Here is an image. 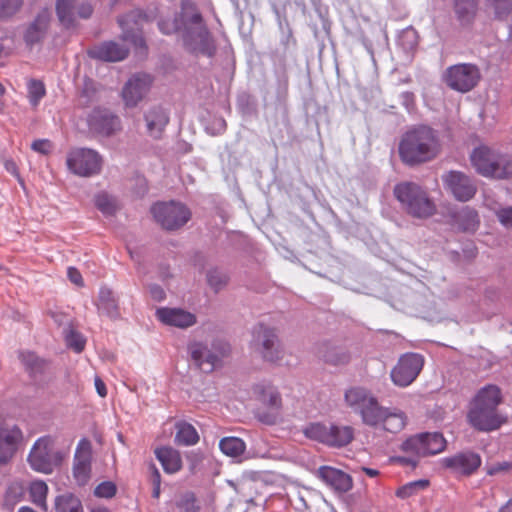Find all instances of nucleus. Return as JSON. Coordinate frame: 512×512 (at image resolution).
<instances>
[{
	"mask_svg": "<svg viewBox=\"0 0 512 512\" xmlns=\"http://www.w3.org/2000/svg\"><path fill=\"white\" fill-rule=\"evenodd\" d=\"M502 393L498 386L489 384L480 388L471 399L467 413L468 422L480 431L499 428L505 418L498 413Z\"/></svg>",
	"mask_w": 512,
	"mask_h": 512,
	"instance_id": "nucleus-1",
	"label": "nucleus"
},
{
	"mask_svg": "<svg viewBox=\"0 0 512 512\" xmlns=\"http://www.w3.org/2000/svg\"><path fill=\"white\" fill-rule=\"evenodd\" d=\"M440 151L441 143L436 132L427 126L407 131L399 144L400 158L409 165L431 161Z\"/></svg>",
	"mask_w": 512,
	"mask_h": 512,
	"instance_id": "nucleus-2",
	"label": "nucleus"
},
{
	"mask_svg": "<svg viewBox=\"0 0 512 512\" xmlns=\"http://www.w3.org/2000/svg\"><path fill=\"white\" fill-rule=\"evenodd\" d=\"M68 456L69 448L57 449L55 437L45 435L34 442L27 461L32 470L42 474H52L62 466Z\"/></svg>",
	"mask_w": 512,
	"mask_h": 512,
	"instance_id": "nucleus-3",
	"label": "nucleus"
},
{
	"mask_svg": "<svg viewBox=\"0 0 512 512\" xmlns=\"http://www.w3.org/2000/svg\"><path fill=\"white\" fill-rule=\"evenodd\" d=\"M394 195L402 208L416 218H427L434 214L435 205L427 193L417 184L403 182L394 187Z\"/></svg>",
	"mask_w": 512,
	"mask_h": 512,
	"instance_id": "nucleus-4",
	"label": "nucleus"
},
{
	"mask_svg": "<svg viewBox=\"0 0 512 512\" xmlns=\"http://www.w3.org/2000/svg\"><path fill=\"white\" fill-rule=\"evenodd\" d=\"M471 162L477 172L483 176L499 179L512 176V159L497 155L486 146H479L473 150Z\"/></svg>",
	"mask_w": 512,
	"mask_h": 512,
	"instance_id": "nucleus-5",
	"label": "nucleus"
},
{
	"mask_svg": "<svg viewBox=\"0 0 512 512\" xmlns=\"http://www.w3.org/2000/svg\"><path fill=\"white\" fill-rule=\"evenodd\" d=\"M252 396L258 403L257 418L266 424H274L281 418L282 399L278 390L268 382L252 387Z\"/></svg>",
	"mask_w": 512,
	"mask_h": 512,
	"instance_id": "nucleus-6",
	"label": "nucleus"
},
{
	"mask_svg": "<svg viewBox=\"0 0 512 512\" xmlns=\"http://www.w3.org/2000/svg\"><path fill=\"white\" fill-rule=\"evenodd\" d=\"M251 349L264 361L278 364L284 358V349L274 330L259 325L253 329Z\"/></svg>",
	"mask_w": 512,
	"mask_h": 512,
	"instance_id": "nucleus-7",
	"label": "nucleus"
},
{
	"mask_svg": "<svg viewBox=\"0 0 512 512\" xmlns=\"http://www.w3.org/2000/svg\"><path fill=\"white\" fill-rule=\"evenodd\" d=\"M227 344H216L209 348L202 342L193 341L188 345V353L195 365L204 372H212L221 366L222 360L229 354Z\"/></svg>",
	"mask_w": 512,
	"mask_h": 512,
	"instance_id": "nucleus-8",
	"label": "nucleus"
},
{
	"mask_svg": "<svg viewBox=\"0 0 512 512\" xmlns=\"http://www.w3.org/2000/svg\"><path fill=\"white\" fill-rule=\"evenodd\" d=\"M151 213L155 221L166 230L182 227L191 217V213L185 205L174 201L154 204Z\"/></svg>",
	"mask_w": 512,
	"mask_h": 512,
	"instance_id": "nucleus-9",
	"label": "nucleus"
},
{
	"mask_svg": "<svg viewBox=\"0 0 512 512\" xmlns=\"http://www.w3.org/2000/svg\"><path fill=\"white\" fill-rule=\"evenodd\" d=\"M66 165L73 174L90 177L100 172L102 158L95 150L75 148L67 154Z\"/></svg>",
	"mask_w": 512,
	"mask_h": 512,
	"instance_id": "nucleus-10",
	"label": "nucleus"
},
{
	"mask_svg": "<svg viewBox=\"0 0 512 512\" xmlns=\"http://www.w3.org/2000/svg\"><path fill=\"white\" fill-rule=\"evenodd\" d=\"M447 441L441 433H421L404 441L401 449L416 456L436 455L443 452Z\"/></svg>",
	"mask_w": 512,
	"mask_h": 512,
	"instance_id": "nucleus-11",
	"label": "nucleus"
},
{
	"mask_svg": "<svg viewBox=\"0 0 512 512\" xmlns=\"http://www.w3.org/2000/svg\"><path fill=\"white\" fill-rule=\"evenodd\" d=\"M480 80V71L476 65L462 63L447 68L444 81L451 89L466 93L472 90Z\"/></svg>",
	"mask_w": 512,
	"mask_h": 512,
	"instance_id": "nucleus-12",
	"label": "nucleus"
},
{
	"mask_svg": "<svg viewBox=\"0 0 512 512\" xmlns=\"http://www.w3.org/2000/svg\"><path fill=\"white\" fill-rule=\"evenodd\" d=\"M424 360L417 353H406L402 355L397 364L391 370L392 382L399 387L409 386L419 375L423 368Z\"/></svg>",
	"mask_w": 512,
	"mask_h": 512,
	"instance_id": "nucleus-13",
	"label": "nucleus"
},
{
	"mask_svg": "<svg viewBox=\"0 0 512 512\" xmlns=\"http://www.w3.org/2000/svg\"><path fill=\"white\" fill-rule=\"evenodd\" d=\"M441 465L456 476H469L481 465V457L474 452H462L444 457Z\"/></svg>",
	"mask_w": 512,
	"mask_h": 512,
	"instance_id": "nucleus-14",
	"label": "nucleus"
},
{
	"mask_svg": "<svg viewBox=\"0 0 512 512\" xmlns=\"http://www.w3.org/2000/svg\"><path fill=\"white\" fill-rule=\"evenodd\" d=\"M92 446L88 439H81L76 447L73 462V477L80 485L88 482L91 476Z\"/></svg>",
	"mask_w": 512,
	"mask_h": 512,
	"instance_id": "nucleus-15",
	"label": "nucleus"
},
{
	"mask_svg": "<svg viewBox=\"0 0 512 512\" xmlns=\"http://www.w3.org/2000/svg\"><path fill=\"white\" fill-rule=\"evenodd\" d=\"M152 80L150 76L142 74L130 78L122 90V99L126 107H135L148 94Z\"/></svg>",
	"mask_w": 512,
	"mask_h": 512,
	"instance_id": "nucleus-16",
	"label": "nucleus"
},
{
	"mask_svg": "<svg viewBox=\"0 0 512 512\" xmlns=\"http://www.w3.org/2000/svg\"><path fill=\"white\" fill-rule=\"evenodd\" d=\"M444 187L460 201L471 199L476 191L470 179L461 172L449 171L442 176Z\"/></svg>",
	"mask_w": 512,
	"mask_h": 512,
	"instance_id": "nucleus-17",
	"label": "nucleus"
},
{
	"mask_svg": "<svg viewBox=\"0 0 512 512\" xmlns=\"http://www.w3.org/2000/svg\"><path fill=\"white\" fill-rule=\"evenodd\" d=\"M22 440V432L17 426L0 424V464L8 462L15 454Z\"/></svg>",
	"mask_w": 512,
	"mask_h": 512,
	"instance_id": "nucleus-18",
	"label": "nucleus"
},
{
	"mask_svg": "<svg viewBox=\"0 0 512 512\" xmlns=\"http://www.w3.org/2000/svg\"><path fill=\"white\" fill-rule=\"evenodd\" d=\"M317 474L336 493L348 492L353 486V480L349 474L331 466L320 467Z\"/></svg>",
	"mask_w": 512,
	"mask_h": 512,
	"instance_id": "nucleus-19",
	"label": "nucleus"
},
{
	"mask_svg": "<svg viewBox=\"0 0 512 512\" xmlns=\"http://www.w3.org/2000/svg\"><path fill=\"white\" fill-rule=\"evenodd\" d=\"M156 317L165 325L178 328H187L196 323L194 314L180 309L163 307L156 310Z\"/></svg>",
	"mask_w": 512,
	"mask_h": 512,
	"instance_id": "nucleus-20",
	"label": "nucleus"
},
{
	"mask_svg": "<svg viewBox=\"0 0 512 512\" xmlns=\"http://www.w3.org/2000/svg\"><path fill=\"white\" fill-rule=\"evenodd\" d=\"M155 456L161 463L163 470L168 474L177 473L182 468L181 455L172 447L163 446L157 448Z\"/></svg>",
	"mask_w": 512,
	"mask_h": 512,
	"instance_id": "nucleus-21",
	"label": "nucleus"
},
{
	"mask_svg": "<svg viewBox=\"0 0 512 512\" xmlns=\"http://www.w3.org/2000/svg\"><path fill=\"white\" fill-rule=\"evenodd\" d=\"M386 409L387 407L381 406L375 396H372L366 405L360 409L359 414L364 424L372 427H378L384 413H387Z\"/></svg>",
	"mask_w": 512,
	"mask_h": 512,
	"instance_id": "nucleus-22",
	"label": "nucleus"
},
{
	"mask_svg": "<svg viewBox=\"0 0 512 512\" xmlns=\"http://www.w3.org/2000/svg\"><path fill=\"white\" fill-rule=\"evenodd\" d=\"M387 413H384L381 423L378 427L390 433H398L404 429L407 423V417L405 413L399 409H386Z\"/></svg>",
	"mask_w": 512,
	"mask_h": 512,
	"instance_id": "nucleus-23",
	"label": "nucleus"
},
{
	"mask_svg": "<svg viewBox=\"0 0 512 512\" xmlns=\"http://www.w3.org/2000/svg\"><path fill=\"white\" fill-rule=\"evenodd\" d=\"M93 57L109 62L123 60L127 56V49L114 42L104 43L92 51Z\"/></svg>",
	"mask_w": 512,
	"mask_h": 512,
	"instance_id": "nucleus-24",
	"label": "nucleus"
},
{
	"mask_svg": "<svg viewBox=\"0 0 512 512\" xmlns=\"http://www.w3.org/2000/svg\"><path fill=\"white\" fill-rule=\"evenodd\" d=\"M145 120L149 135L158 138L168 123V116L162 109L155 108L147 112Z\"/></svg>",
	"mask_w": 512,
	"mask_h": 512,
	"instance_id": "nucleus-25",
	"label": "nucleus"
},
{
	"mask_svg": "<svg viewBox=\"0 0 512 512\" xmlns=\"http://www.w3.org/2000/svg\"><path fill=\"white\" fill-rule=\"evenodd\" d=\"M373 395L362 387H351L344 393V401L348 407L360 412Z\"/></svg>",
	"mask_w": 512,
	"mask_h": 512,
	"instance_id": "nucleus-26",
	"label": "nucleus"
},
{
	"mask_svg": "<svg viewBox=\"0 0 512 512\" xmlns=\"http://www.w3.org/2000/svg\"><path fill=\"white\" fill-rule=\"evenodd\" d=\"M328 445L342 447L348 445L354 437L353 428L350 426H329Z\"/></svg>",
	"mask_w": 512,
	"mask_h": 512,
	"instance_id": "nucleus-27",
	"label": "nucleus"
},
{
	"mask_svg": "<svg viewBox=\"0 0 512 512\" xmlns=\"http://www.w3.org/2000/svg\"><path fill=\"white\" fill-rule=\"evenodd\" d=\"M199 509L192 493H185L166 504V512H199Z\"/></svg>",
	"mask_w": 512,
	"mask_h": 512,
	"instance_id": "nucleus-28",
	"label": "nucleus"
},
{
	"mask_svg": "<svg viewBox=\"0 0 512 512\" xmlns=\"http://www.w3.org/2000/svg\"><path fill=\"white\" fill-rule=\"evenodd\" d=\"M48 491V485L43 480L32 481L28 487L31 502L40 507L41 509H43L44 511L48 510Z\"/></svg>",
	"mask_w": 512,
	"mask_h": 512,
	"instance_id": "nucleus-29",
	"label": "nucleus"
},
{
	"mask_svg": "<svg viewBox=\"0 0 512 512\" xmlns=\"http://www.w3.org/2000/svg\"><path fill=\"white\" fill-rule=\"evenodd\" d=\"M219 448L226 456L238 459L245 452L246 445L241 438L229 436L220 440Z\"/></svg>",
	"mask_w": 512,
	"mask_h": 512,
	"instance_id": "nucleus-30",
	"label": "nucleus"
},
{
	"mask_svg": "<svg viewBox=\"0 0 512 512\" xmlns=\"http://www.w3.org/2000/svg\"><path fill=\"white\" fill-rule=\"evenodd\" d=\"M199 435L196 429L189 423L176 425L175 443L183 446H191L198 442Z\"/></svg>",
	"mask_w": 512,
	"mask_h": 512,
	"instance_id": "nucleus-31",
	"label": "nucleus"
},
{
	"mask_svg": "<svg viewBox=\"0 0 512 512\" xmlns=\"http://www.w3.org/2000/svg\"><path fill=\"white\" fill-rule=\"evenodd\" d=\"M455 14L462 24L469 23L476 14L477 0H455Z\"/></svg>",
	"mask_w": 512,
	"mask_h": 512,
	"instance_id": "nucleus-32",
	"label": "nucleus"
},
{
	"mask_svg": "<svg viewBox=\"0 0 512 512\" xmlns=\"http://www.w3.org/2000/svg\"><path fill=\"white\" fill-rule=\"evenodd\" d=\"M55 512H84L81 501L72 494H63L55 498Z\"/></svg>",
	"mask_w": 512,
	"mask_h": 512,
	"instance_id": "nucleus-33",
	"label": "nucleus"
},
{
	"mask_svg": "<svg viewBox=\"0 0 512 512\" xmlns=\"http://www.w3.org/2000/svg\"><path fill=\"white\" fill-rule=\"evenodd\" d=\"M304 435L314 441L325 443L329 442V426L321 423H311L303 429Z\"/></svg>",
	"mask_w": 512,
	"mask_h": 512,
	"instance_id": "nucleus-34",
	"label": "nucleus"
},
{
	"mask_svg": "<svg viewBox=\"0 0 512 512\" xmlns=\"http://www.w3.org/2000/svg\"><path fill=\"white\" fill-rule=\"evenodd\" d=\"M48 16L47 14L40 15L35 22L28 28L26 32V41L33 43L40 39L47 28Z\"/></svg>",
	"mask_w": 512,
	"mask_h": 512,
	"instance_id": "nucleus-35",
	"label": "nucleus"
},
{
	"mask_svg": "<svg viewBox=\"0 0 512 512\" xmlns=\"http://www.w3.org/2000/svg\"><path fill=\"white\" fill-rule=\"evenodd\" d=\"M429 485L428 480L420 479L404 484L396 490V496L401 499H406L415 495L417 492L427 488Z\"/></svg>",
	"mask_w": 512,
	"mask_h": 512,
	"instance_id": "nucleus-36",
	"label": "nucleus"
},
{
	"mask_svg": "<svg viewBox=\"0 0 512 512\" xmlns=\"http://www.w3.org/2000/svg\"><path fill=\"white\" fill-rule=\"evenodd\" d=\"M95 206L104 214L112 215L116 209V201L107 193L101 192L95 196Z\"/></svg>",
	"mask_w": 512,
	"mask_h": 512,
	"instance_id": "nucleus-37",
	"label": "nucleus"
},
{
	"mask_svg": "<svg viewBox=\"0 0 512 512\" xmlns=\"http://www.w3.org/2000/svg\"><path fill=\"white\" fill-rule=\"evenodd\" d=\"M24 496V487L22 484L15 482L12 483L5 494L4 505L13 508Z\"/></svg>",
	"mask_w": 512,
	"mask_h": 512,
	"instance_id": "nucleus-38",
	"label": "nucleus"
},
{
	"mask_svg": "<svg viewBox=\"0 0 512 512\" xmlns=\"http://www.w3.org/2000/svg\"><path fill=\"white\" fill-rule=\"evenodd\" d=\"M458 219L463 231H474L479 223L476 212L467 208L459 213Z\"/></svg>",
	"mask_w": 512,
	"mask_h": 512,
	"instance_id": "nucleus-39",
	"label": "nucleus"
},
{
	"mask_svg": "<svg viewBox=\"0 0 512 512\" xmlns=\"http://www.w3.org/2000/svg\"><path fill=\"white\" fill-rule=\"evenodd\" d=\"M73 1L58 0L56 5L57 14L60 22L65 26H70L73 21Z\"/></svg>",
	"mask_w": 512,
	"mask_h": 512,
	"instance_id": "nucleus-40",
	"label": "nucleus"
},
{
	"mask_svg": "<svg viewBox=\"0 0 512 512\" xmlns=\"http://www.w3.org/2000/svg\"><path fill=\"white\" fill-rule=\"evenodd\" d=\"M99 309L105 311L109 316L116 315V304L112 292L108 288H102L100 290Z\"/></svg>",
	"mask_w": 512,
	"mask_h": 512,
	"instance_id": "nucleus-41",
	"label": "nucleus"
},
{
	"mask_svg": "<svg viewBox=\"0 0 512 512\" xmlns=\"http://www.w3.org/2000/svg\"><path fill=\"white\" fill-rule=\"evenodd\" d=\"M45 87L41 81L31 80L28 83V98L33 106H37L45 95Z\"/></svg>",
	"mask_w": 512,
	"mask_h": 512,
	"instance_id": "nucleus-42",
	"label": "nucleus"
},
{
	"mask_svg": "<svg viewBox=\"0 0 512 512\" xmlns=\"http://www.w3.org/2000/svg\"><path fill=\"white\" fill-rule=\"evenodd\" d=\"M93 128L101 133L110 134L119 126V120L115 116H105L99 124L91 122Z\"/></svg>",
	"mask_w": 512,
	"mask_h": 512,
	"instance_id": "nucleus-43",
	"label": "nucleus"
},
{
	"mask_svg": "<svg viewBox=\"0 0 512 512\" xmlns=\"http://www.w3.org/2000/svg\"><path fill=\"white\" fill-rule=\"evenodd\" d=\"M116 485L111 481H104L96 486L94 494L100 498H112L116 494Z\"/></svg>",
	"mask_w": 512,
	"mask_h": 512,
	"instance_id": "nucleus-44",
	"label": "nucleus"
},
{
	"mask_svg": "<svg viewBox=\"0 0 512 512\" xmlns=\"http://www.w3.org/2000/svg\"><path fill=\"white\" fill-rule=\"evenodd\" d=\"M487 3L494 10L495 14L502 18L509 12L512 0H487Z\"/></svg>",
	"mask_w": 512,
	"mask_h": 512,
	"instance_id": "nucleus-45",
	"label": "nucleus"
},
{
	"mask_svg": "<svg viewBox=\"0 0 512 512\" xmlns=\"http://www.w3.org/2000/svg\"><path fill=\"white\" fill-rule=\"evenodd\" d=\"M23 0H0V17L14 14L22 5Z\"/></svg>",
	"mask_w": 512,
	"mask_h": 512,
	"instance_id": "nucleus-46",
	"label": "nucleus"
},
{
	"mask_svg": "<svg viewBox=\"0 0 512 512\" xmlns=\"http://www.w3.org/2000/svg\"><path fill=\"white\" fill-rule=\"evenodd\" d=\"M65 338L67 346L72 348L75 352L79 353L84 349L85 340L79 333L70 331Z\"/></svg>",
	"mask_w": 512,
	"mask_h": 512,
	"instance_id": "nucleus-47",
	"label": "nucleus"
},
{
	"mask_svg": "<svg viewBox=\"0 0 512 512\" xmlns=\"http://www.w3.org/2000/svg\"><path fill=\"white\" fill-rule=\"evenodd\" d=\"M21 362L30 370L34 371L40 368L41 360L33 352L20 353Z\"/></svg>",
	"mask_w": 512,
	"mask_h": 512,
	"instance_id": "nucleus-48",
	"label": "nucleus"
},
{
	"mask_svg": "<svg viewBox=\"0 0 512 512\" xmlns=\"http://www.w3.org/2000/svg\"><path fill=\"white\" fill-rule=\"evenodd\" d=\"M52 148L53 145L48 139H37L31 144V149L42 155L51 153Z\"/></svg>",
	"mask_w": 512,
	"mask_h": 512,
	"instance_id": "nucleus-49",
	"label": "nucleus"
},
{
	"mask_svg": "<svg viewBox=\"0 0 512 512\" xmlns=\"http://www.w3.org/2000/svg\"><path fill=\"white\" fill-rule=\"evenodd\" d=\"M500 223L506 228H512V208L501 209L497 212Z\"/></svg>",
	"mask_w": 512,
	"mask_h": 512,
	"instance_id": "nucleus-50",
	"label": "nucleus"
},
{
	"mask_svg": "<svg viewBox=\"0 0 512 512\" xmlns=\"http://www.w3.org/2000/svg\"><path fill=\"white\" fill-rule=\"evenodd\" d=\"M510 469H512V463L504 461L488 466L487 474L496 475L502 472H506Z\"/></svg>",
	"mask_w": 512,
	"mask_h": 512,
	"instance_id": "nucleus-51",
	"label": "nucleus"
},
{
	"mask_svg": "<svg viewBox=\"0 0 512 512\" xmlns=\"http://www.w3.org/2000/svg\"><path fill=\"white\" fill-rule=\"evenodd\" d=\"M67 273H68V277L72 283H74L78 286H81L83 284L82 276L76 268L69 267Z\"/></svg>",
	"mask_w": 512,
	"mask_h": 512,
	"instance_id": "nucleus-52",
	"label": "nucleus"
},
{
	"mask_svg": "<svg viewBox=\"0 0 512 512\" xmlns=\"http://www.w3.org/2000/svg\"><path fill=\"white\" fill-rule=\"evenodd\" d=\"M95 388L99 396L105 397L107 395V389L105 383L99 378L96 377L94 380Z\"/></svg>",
	"mask_w": 512,
	"mask_h": 512,
	"instance_id": "nucleus-53",
	"label": "nucleus"
},
{
	"mask_svg": "<svg viewBox=\"0 0 512 512\" xmlns=\"http://www.w3.org/2000/svg\"><path fill=\"white\" fill-rule=\"evenodd\" d=\"M160 496V473L154 468V489H153V497L159 498Z\"/></svg>",
	"mask_w": 512,
	"mask_h": 512,
	"instance_id": "nucleus-54",
	"label": "nucleus"
},
{
	"mask_svg": "<svg viewBox=\"0 0 512 512\" xmlns=\"http://www.w3.org/2000/svg\"><path fill=\"white\" fill-rule=\"evenodd\" d=\"M77 14L82 18H87L92 14V7L89 4H83L79 7Z\"/></svg>",
	"mask_w": 512,
	"mask_h": 512,
	"instance_id": "nucleus-55",
	"label": "nucleus"
},
{
	"mask_svg": "<svg viewBox=\"0 0 512 512\" xmlns=\"http://www.w3.org/2000/svg\"><path fill=\"white\" fill-rule=\"evenodd\" d=\"M150 294H151L152 298H154L156 300H162L165 295L163 289L159 286H152L150 288Z\"/></svg>",
	"mask_w": 512,
	"mask_h": 512,
	"instance_id": "nucleus-56",
	"label": "nucleus"
},
{
	"mask_svg": "<svg viewBox=\"0 0 512 512\" xmlns=\"http://www.w3.org/2000/svg\"><path fill=\"white\" fill-rule=\"evenodd\" d=\"M5 169L11 173L12 175L16 176V177H19V173H18V168H17V165L14 161L12 160H6L5 161Z\"/></svg>",
	"mask_w": 512,
	"mask_h": 512,
	"instance_id": "nucleus-57",
	"label": "nucleus"
},
{
	"mask_svg": "<svg viewBox=\"0 0 512 512\" xmlns=\"http://www.w3.org/2000/svg\"><path fill=\"white\" fill-rule=\"evenodd\" d=\"M393 461L398 462L403 465H413V466L416 465V461H414L410 458H406V457H396L393 459Z\"/></svg>",
	"mask_w": 512,
	"mask_h": 512,
	"instance_id": "nucleus-58",
	"label": "nucleus"
},
{
	"mask_svg": "<svg viewBox=\"0 0 512 512\" xmlns=\"http://www.w3.org/2000/svg\"><path fill=\"white\" fill-rule=\"evenodd\" d=\"M499 512H512V498L499 509Z\"/></svg>",
	"mask_w": 512,
	"mask_h": 512,
	"instance_id": "nucleus-59",
	"label": "nucleus"
},
{
	"mask_svg": "<svg viewBox=\"0 0 512 512\" xmlns=\"http://www.w3.org/2000/svg\"><path fill=\"white\" fill-rule=\"evenodd\" d=\"M159 26H160V29H161L164 33H166V34H168V33L172 32V30H174V29H175V25H174V24H171V27H170V26H167L165 22L160 23V24H159Z\"/></svg>",
	"mask_w": 512,
	"mask_h": 512,
	"instance_id": "nucleus-60",
	"label": "nucleus"
},
{
	"mask_svg": "<svg viewBox=\"0 0 512 512\" xmlns=\"http://www.w3.org/2000/svg\"><path fill=\"white\" fill-rule=\"evenodd\" d=\"M362 470L369 476V477H376L379 475V471L372 468H366L363 467Z\"/></svg>",
	"mask_w": 512,
	"mask_h": 512,
	"instance_id": "nucleus-61",
	"label": "nucleus"
},
{
	"mask_svg": "<svg viewBox=\"0 0 512 512\" xmlns=\"http://www.w3.org/2000/svg\"><path fill=\"white\" fill-rule=\"evenodd\" d=\"M18 512H36V511H34L30 507L24 506V507H21Z\"/></svg>",
	"mask_w": 512,
	"mask_h": 512,
	"instance_id": "nucleus-62",
	"label": "nucleus"
},
{
	"mask_svg": "<svg viewBox=\"0 0 512 512\" xmlns=\"http://www.w3.org/2000/svg\"><path fill=\"white\" fill-rule=\"evenodd\" d=\"M91 512H109V510L106 508H96L93 509Z\"/></svg>",
	"mask_w": 512,
	"mask_h": 512,
	"instance_id": "nucleus-63",
	"label": "nucleus"
},
{
	"mask_svg": "<svg viewBox=\"0 0 512 512\" xmlns=\"http://www.w3.org/2000/svg\"><path fill=\"white\" fill-rule=\"evenodd\" d=\"M5 93V88L4 86L0 83V96L3 95Z\"/></svg>",
	"mask_w": 512,
	"mask_h": 512,
	"instance_id": "nucleus-64",
	"label": "nucleus"
}]
</instances>
